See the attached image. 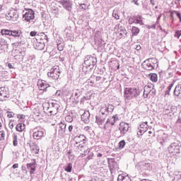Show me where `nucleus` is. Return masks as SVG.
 Wrapping results in <instances>:
<instances>
[{
  "instance_id": "obj_33",
  "label": "nucleus",
  "mask_w": 181,
  "mask_h": 181,
  "mask_svg": "<svg viewBox=\"0 0 181 181\" xmlns=\"http://www.w3.org/2000/svg\"><path fill=\"white\" fill-rule=\"evenodd\" d=\"M149 77H150V80H151L153 83H156V81H158V74H150Z\"/></svg>"
},
{
  "instance_id": "obj_59",
  "label": "nucleus",
  "mask_w": 181,
  "mask_h": 181,
  "mask_svg": "<svg viewBox=\"0 0 181 181\" xmlns=\"http://www.w3.org/2000/svg\"><path fill=\"white\" fill-rule=\"evenodd\" d=\"M148 29H156V24L153 25L152 26L147 25Z\"/></svg>"
},
{
  "instance_id": "obj_7",
  "label": "nucleus",
  "mask_w": 181,
  "mask_h": 181,
  "mask_svg": "<svg viewBox=\"0 0 181 181\" xmlns=\"http://www.w3.org/2000/svg\"><path fill=\"white\" fill-rule=\"evenodd\" d=\"M49 107L47 109L48 114L50 115H56L57 114V111L59 108H60V105L56 103H51L47 104Z\"/></svg>"
},
{
  "instance_id": "obj_26",
  "label": "nucleus",
  "mask_w": 181,
  "mask_h": 181,
  "mask_svg": "<svg viewBox=\"0 0 181 181\" xmlns=\"http://www.w3.org/2000/svg\"><path fill=\"white\" fill-rule=\"evenodd\" d=\"M174 95L177 97H181V84H178L176 86L174 90Z\"/></svg>"
},
{
  "instance_id": "obj_16",
  "label": "nucleus",
  "mask_w": 181,
  "mask_h": 181,
  "mask_svg": "<svg viewBox=\"0 0 181 181\" xmlns=\"http://www.w3.org/2000/svg\"><path fill=\"white\" fill-rule=\"evenodd\" d=\"M45 134L46 130L44 129H40V130H37L33 133V138L34 139H42V138L45 136Z\"/></svg>"
},
{
  "instance_id": "obj_27",
  "label": "nucleus",
  "mask_w": 181,
  "mask_h": 181,
  "mask_svg": "<svg viewBox=\"0 0 181 181\" xmlns=\"http://www.w3.org/2000/svg\"><path fill=\"white\" fill-rule=\"evenodd\" d=\"M66 124L63 123V122H60L58 124V128H59V134H64V132H66Z\"/></svg>"
},
{
  "instance_id": "obj_25",
  "label": "nucleus",
  "mask_w": 181,
  "mask_h": 181,
  "mask_svg": "<svg viewBox=\"0 0 181 181\" xmlns=\"http://www.w3.org/2000/svg\"><path fill=\"white\" fill-rule=\"evenodd\" d=\"M110 125H114V124H115V122L114 120V119H112V117H110V119H107L105 124H104L103 129H104L105 131H107V128H108V124Z\"/></svg>"
},
{
  "instance_id": "obj_52",
  "label": "nucleus",
  "mask_w": 181,
  "mask_h": 181,
  "mask_svg": "<svg viewBox=\"0 0 181 181\" xmlns=\"http://www.w3.org/2000/svg\"><path fill=\"white\" fill-rule=\"evenodd\" d=\"M136 28L133 27L132 28V37H134V36H136Z\"/></svg>"
},
{
  "instance_id": "obj_24",
  "label": "nucleus",
  "mask_w": 181,
  "mask_h": 181,
  "mask_svg": "<svg viewBox=\"0 0 181 181\" xmlns=\"http://www.w3.org/2000/svg\"><path fill=\"white\" fill-rule=\"evenodd\" d=\"M108 163L110 170L117 169L118 168V164H117V161H115L114 158L109 159Z\"/></svg>"
},
{
  "instance_id": "obj_21",
  "label": "nucleus",
  "mask_w": 181,
  "mask_h": 181,
  "mask_svg": "<svg viewBox=\"0 0 181 181\" xmlns=\"http://www.w3.org/2000/svg\"><path fill=\"white\" fill-rule=\"evenodd\" d=\"M153 86H154L153 85L149 84L148 86H146L144 87V98H148V95H149V93H151Z\"/></svg>"
},
{
  "instance_id": "obj_44",
  "label": "nucleus",
  "mask_w": 181,
  "mask_h": 181,
  "mask_svg": "<svg viewBox=\"0 0 181 181\" xmlns=\"http://www.w3.org/2000/svg\"><path fill=\"white\" fill-rule=\"evenodd\" d=\"M155 94H156V90L155 89V86H153L151 90L150 91L148 95L153 96L155 95Z\"/></svg>"
},
{
  "instance_id": "obj_4",
  "label": "nucleus",
  "mask_w": 181,
  "mask_h": 181,
  "mask_svg": "<svg viewBox=\"0 0 181 181\" xmlns=\"http://www.w3.org/2000/svg\"><path fill=\"white\" fill-rule=\"evenodd\" d=\"M96 64L97 59H95V57L88 55L85 57L83 66L86 67V69H90V70H91V69H93Z\"/></svg>"
},
{
  "instance_id": "obj_45",
  "label": "nucleus",
  "mask_w": 181,
  "mask_h": 181,
  "mask_svg": "<svg viewBox=\"0 0 181 181\" xmlns=\"http://www.w3.org/2000/svg\"><path fill=\"white\" fill-rule=\"evenodd\" d=\"M119 37H122L124 35H127V31L125 30H121L119 33Z\"/></svg>"
},
{
  "instance_id": "obj_46",
  "label": "nucleus",
  "mask_w": 181,
  "mask_h": 181,
  "mask_svg": "<svg viewBox=\"0 0 181 181\" xmlns=\"http://www.w3.org/2000/svg\"><path fill=\"white\" fill-rule=\"evenodd\" d=\"M83 148H84V149H86V150H84V152H83V155H84V156H86V155H88V153H90V148L86 147V146Z\"/></svg>"
},
{
  "instance_id": "obj_47",
  "label": "nucleus",
  "mask_w": 181,
  "mask_h": 181,
  "mask_svg": "<svg viewBox=\"0 0 181 181\" xmlns=\"http://www.w3.org/2000/svg\"><path fill=\"white\" fill-rule=\"evenodd\" d=\"M135 21H136V18H135V17L130 18L129 19V23H130V24L135 23Z\"/></svg>"
},
{
  "instance_id": "obj_6",
  "label": "nucleus",
  "mask_w": 181,
  "mask_h": 181,
  "mask_svg": "<svg viewBox=\"0 0 181 181\" xmlns=\"http://www.w3.org/2000/svg\"><path fill=\"white\" fill-rule=\"evenodd\" d=\"M112 111H114V105L111 104L105 105L100 108L99 115L107 117L110 115V112H112Z\"/></svg>"
},
{
  "instance_id": "obj_54",
  "label": "nucleus",
  "mask_w": 181,
  "mask_h": 181,
  "mask_svg": "<svg viewBox=\"0 0 181 181\" xmlns=\"http://www.w3.org/2000/svg\"><path fill=\"white\" fill-rule=\"evenodd\" d=\"M112 118L113 119V120H115V122H116V121H118V119H119L117 115H114L113 117H112Z\"/></svg>"
},
{
  "instance_id": "obj_61",
  "label": "nucleus",
  "mask_w": 181,
  "mask_h": 181,
  "mask_svg": "<svg viewBox=\"0 0 181 181\" xmlns=\"http://www.w3.org/2000/svg\"><path fill=\"white\" fill-rule=\"evenodd\" d=\"M8 127L11 129H13V123L12 122H10L8 123Z\"/></svg>"
},
{
  "instance_id": "obj_49",
  "label": "nucleus",
  "mask_w": 181,
  "mask_h": 181,
  "mask_svg": "<svg viewBox=\"0 0 181 181\" xmlns=\"http://www.w3.org/2000/svg\"><path fill=\"white\" fill-rule=\"evenodd\" d=\"M174 13L176 14L177 18L180 19V22L181 23V13L178 11H174Z\"/></svg>"
},
{
  "instance_id": "obj_57",
  "label": "nucleus",
  "mask_w": 181,
  "mask_h": 181,
  "mask_svg": "<svg viewBox=\"0 0 181 181\" xmlns=\"http://www.w3.org/2000/svg\"><path fill=\"white\" fill-rule=\"evenodd\" d=\"M73 129H74L73 125H69V126L68 127V131H69V132H73Z\"/></svg>"
},
{
  "instance_id": "obj_8",
  "label": "nucleus",
  "mask_w": 181,
  "mask_h": 181,
  "mask_svg": "<svg viewBox=\"0 0 181 181\" xmlns=\"http://www.w3.org/2000/svg\"><path fill=\"white\" fill-rule=\"evenodd\" d=\"M90 86H98L103 83V78L101 76H95L92 75L90 78L87 81Z\"/></svg>"
},
{
  "instance_id": "obj_62",
  "label": "nucleus",
  "mask_w": 181,
  "mask_h": 181,
  "mask_svg": "<svg viewBox=\"0 0 181 181\" xmlns=\"http://www.w3.org/2000/svg\"><path fill=\"white\" fill-rule=\"evenodd\" d=\"M90 154L88 156V159H93L94 154L93 153H89Z\"/></svg>"
},
{
  "instance_id": "obj_17",
  "label": "nucleus",
  "mask_w": 181,
  "mask_h": 181,
  "mask_svg": "<svg viewBox=\"0 0 181 181\" xmlns=\"http://www.w3.org/2000/svg\"><path fill=\"white\" fill-rule=\"evenodd\" d=\"M6 17L9 18L10 21H13V22H15L16 21H18V18H19V14L15 11H11L6 15Z\"/></svg>"
},
{
  "instance_id": "obj_3",
  "label": "nucleus",
  "mask_w": 181,
  "mask_h": 181,
  "mask_svg": "<svg viewBox=\"0 0 181 181\" xmlns=\"http://www.w3.org/2000/svg\"><path fill=\"white\" fill-rule=\"evenodd\" d=\"M60 73L62 71L59 66H53L50 71L47 73V76L49 80H59V77H60Z\"/></svg>"
},
{
  "instance_id": "obj_48",
  "label": "nucleus",
  "mask_w": 181,
  "mask_h": 181,
  "mask_svg": "<svg viewBox=\"0 0 181 181\" xmlns=\"http://www.w3.org/2000/svg\"><path fill=\"white\" fill-rule=\"evenodd\" d=\"M112 16H113V18H116L117 20L119 19V16H118V14H117L116 11H113Z\"/></svg>"
},
{
  "instance_id": "obj_60",
  "label": "nucleus",
  "mask_w": 181,
  "mask_h": 181,
  "mask_svg": "<svg viewBox=\"0 0 181 181\" xmlns=\"http://www.w3.org/2000/svg\"><path fill=\"white\" fill-rule=\"evenodd\" d=\"M90 129V127L87 126L84 127L83 131H85L86 132H89Z\"/></svg>"
},
{
  "instance_id": "obj_9",
  "label": "nucleus",
  "mask_w": 181,
  "mask_h": 181,
  "mask_svg": "<svg viewBox=\"0 0 181 181\" xmlns=\"http://www.w3.org/2000/svg\"><path fill=\"white\" fill-rule=\"evenodd\" d=\"M33 19H35V11L32 9L27 10L23 15V21H25V22H30Z\"/></svg>"
},
{
  "instance_id": "obj_5",
  "label": "nucleus",
  "mask_w": 181,
  "mask_h": 181,
  "mask_svg": "<svg viewBox=\"0 0 181 181\" xmlns=\"http://www.w3.org/2000/svg\"><path fill=\"white\" fill-rule=\"evenodd\" d=\"M169 153H172L174 156L180 155V144L179 143L173 142L168 147Z\"/></svg>"
},
{
  "instance_id": "obj_2",
  "label": "nucleus",
  "mask_w": 181,
  "mask_h": 181,
  "mask_svg": "<svg viewBox=\"0 0 181 181\" xmlns=\"http://www.w3.org/2000/svg\"><path fill=\"white\" fill-rule=\"evenodd\" d=\"M158 64V61L153 58H150L144 61L141 66L144 70H154L155 67H156V64Z\"/></svg>"
},
{
  "instance_id": "obj_30",
  "label": "nucleus",
  "mask_w": 181,
  "mask_h": 181,
  "mask_svg": "<svg viewBox=\"0 0 181 181\" xmlns=\"http://www.w3.org/2000/svg\"><path fill=\"white\" fill-rule=\"evenodd\" d=\"M35 49L37 50H43L45 49V42H37L35 44Z\"/></svg>"
},
{
  "instance_id": "obj_1",
  "label": "nucleus",
  "mask_w": 181,
  "mask_h": 181,
  "mask_svg": "<svg viewBox=\"0 0 181 181\" xmlns=\"http://www.w3.org/2000/svg\"><path fill=\"white\" fill-rule=\"evenodd\" d=\"M75 144V146H76L80 151H82L81 148H86V144H87V137L86 136L81 134L79 136H76L74 139Z\"/></svg>"
},
{
  "instance_id": "obj_12",
  "label": "nucleus",
  "mask_w": 181,
  "mask_h": 181,
  "mask_svg": "<svg viewBox=\"0 0 181 181\" xmlns=\"http://www.w3.org/2000/svg\"><path fill=\"white\" fill-rule=\"evenodd\" d=\"M6 98H9V91L4 87L0 88V101H6Z\"/></svg>"
},
{
  "instance_id": "obj_10",
  "label": "nucleus",
  "mask_w": 181,
  "mask_h": 181,
  "mask_svg": "<svg viewBox=\"0 0 181 181\" xmlns=\"http://www.w3.org/2000/svg\"><path fill=\"white\" fill-rule=\"evenodd\" d=\"M146 131H148V122H142L137 129L138 136H142V135H144Z\"/></svg>"
},
{
  "instance_id": "obj_11",
  "label": "nucleus",
  "mask_w": 181,
  "mask_h": 181,
  "mask_svg": "<svg viewBox=\"0 0 181 181\" xmlns=\"http://www.w3.org/2000/svg\"><path fill=\"white\" fill-rule=\"evenodd\" d=\"M136 95V89L132 88H127L124 90V97L126 98H132Z\"/></svg>"
},
{
  "instance_id": "obj_56",
  "label": "nucleus",
  "mask_w": 181,
  "mask_h": 181,
  "mask_svg": "<svg viewBox=\"0 0 181 181\" xmlns=\"http://www.w3.org/2000/svg\"><path fill=\"white\" fill-rule=\"evenodd\" d=\"M37 34V32H36V31H31V32L30 33V36H32V37L36 36Z\"/></svg>"
},
{
  "instance_id": "obj_31",
  "label": "nucleus",
  "mask_w": 181,
  "mask_h": 181,
  "mask_svg": "<svg viewBox=\"0 0 181 181\" xmlns=\"http://www.w3.org/2000/svg\"><path fill=\"white\" fill-rule=\"evenodd\" d=\"M80 95L81 93L78 90L73 93L72 97H74L75 103H78V97H80Z\"/></svg>"
},
{
  "instance_id": "obj_58",
  "label": "nucleus",
  "mask_w": 181,
  "mask_h": 181,
  "mask_svg": "<svg viewBox=\"0 0 181 181\" xmlns=\"http://www.w3.org/2000/svg\"><path fill=\"white\" fill-rule=\"evenodd\" d=\"M15 64H11V63H8L7 64V66H8V69H13V66H14Z\"/></svg>"
},
{
  "instance_id": "obj_64",
  "label": "nucleus",
  "mask_w": 181,
  "mask_h": 181,
  "mask_svg": "<svg viewBox=\"0 0 181 181\" xmlns=\"http://www.w3.org/2000/svg\"><path fill=\"white\" fill-rule=\"evenodd\" d=\"M13 145L14 146H18V140H13Z\"/></svg>"
},
{
  "instance_id": "obj_22",
  "label": "nucleus",
  "mask_w": 181,
  "mask_h": 181,
  "mask_svg": "<svg viewBox=\"0 0 181 181\" xmlns=\"http://www.w3.org/2000/svg\"><path fill=\"white\" fill-rule=\"evenodd\" d=\"M81 120L85 122V124H88L90 122V112L85 111L81 115Z\"/></svg>"
},
{
  "instance_id": "obj_63",
  "label": "nucleus",
  "mask_w": 181,
  "mask_h": 181,
  "mask_svg": "<svg viewBox=\"0 0 181 181\" xmlns=\"http://www.w3.org/2000/svg\"><path fill=\"white\" fill-rule=\"evenodd\" d=\"M18 168H19V164L15 163L13 165V169H18Z\"/></svg>"
},
{
  "instance_id": "obj_55",
  "label": "nucleus",
  "mask_w": 181,
  "mask_h": 181,
  "mask_svg": "<svg viewBox=\"0 0 181 181\" xmlns=\"http://www.w3.org/2000/svg\"><path fill=\"white\" fill-rule=\"evenodd\" d=\"M175 124H176V125H181V118L180 117H178Z\"/></svg>"
},
{
  "instance_id": "obj_39",
  "label": "nucleus",
  "mask_w": 181,
  "mask_h": 181,
  "mask_svg": "<svg viewBox=\"0 0 181 181\" xmlns=\"http://www.w3.org/2000/svg\"><path fill=\"white\" fill-rule=\"evenodd\" d=\"M71 169H73V165H71V163H68L67 166L65 167L66 172L70 173L71 172Z\"/></svg>"
},
{
  "instance_id": "obj_28",
  "label": "nucleus",
  "mask_w": 181,
  "mask_h": 181,
  "mask_svg": "<svg viewBox=\"0 0 181 181\" xmlns=\"http://www.w3.org/2000/svg\"><path fill=\"white\" fill-rule=\"evenodd\" d=\"M25 128L26 126L25 125V124L19 123L17 124L16 129L18 132H22V131L25 130Z\"/></svg>"
},
{
  "instance_id": "obj_35",
  "label": "nucleus",
  "mask_w": 181,
  "mask_h": 181,
  "mask_svg": "<svg viewBox=\"0 0 181 181\" xmlns=\"http://www.w3.org/2000/svg\"><path fill=\"white\" fill-rule=\"evenodd\" d=\"M8 47V45L4 42H0V52H5V49Z\"/></svg>"
},
{
  "instance_id": "obj_13",
  "label": "nucleus",
  "mask_w": 181,
  "mask_h": 181,
  "mask_svg": "<svg viewBox=\"0 0 181 181\" xmlns=\"http://www.w3.org/2000/svg\"><path fill=\"white\" fill-rule=\"evenodd\" d=\"M107 119V116H104L103 115H98L95 117V122L98 125L100 128L103 129V124L105 122V119Z\"/></svg>"
},
{
  "instance_id": "obj_42",
  "label": "nucleus",
  "mask_w": 181,
  "mask_h": 181,
  "mask_svg": "<svg viewBox=\"0 0 181 181\" xmlns=\"http://www.w3.org/2000/svg\"><path fill=\"white\" fill-rule=\"evenodd\" d=\"M125 146V140H122L121 141L119 142V148L120 149H122Z\"/></svg>"
},
{
  "instance_id": "obj_40",
  "label": "nucleus",
  "mask_w": 181,
  "mask_h": 181,
  "mask_svg": "<svg viewBox=\"0 0 181 181\" xmlns=\"http://www.w3.org/2000/svg\"><path fill=\"white\" fill-rule=\"evenodd\" d=\"M144 18L142 16H139L136 17V23H140V25H144V21H142Z\"/></svg>"
},
{
  "instance_id": "obj_14",
  "label": "nucleus",
  "mask_w": 181,
  "mask_h": 181,
  "mask_svg": "<svg viewBox=\"0 0 181 181\" xmlns=\"http://www.w3.org/2000/svg\"><path fill=\"white\" fill-rule=\"evenodd\" d=\"M129 129V124L127 123H125L124 122H120L119 127V131H120L121 135H125L127 132H128V130Z\"/></svg>"
},
{
  "instance_id": "obj_19",
  "label": "nucleus",
  "mask_w": 181,
  "mask_h": 181,
  "mask_svg": "<svg viewBox=\"0 0 181 181\" xmlns=\"http://www.w3.org/2000/svg\"><path fill=\"white\" fill-rule=\"evenodd\" d=\"M140 166V169L142 170H152V164L151 163H141L139 164Z\"/></svg>"
},
{
  "instance_id": "obj_20",
  "label": "nucleus",
  "mask_w": 181,
  "mask_h": 181,
  "mask_svg": "<svg viewBox=\"0 0 181 181\" xmlns=\"http://www.w3.org/2000/svg\"><path fill=\"white\" fill-rule=\"evenodd\" d=\"M11 36H13V37H19L21 40H25V37L22 35V31L11 30Z\"/></svg>"
},
{
  "instance_id": "obj_41",
  "label": "nucleus",
  "mask_w": 181,
  "mask_h": 181,
  "mask_svg": "<svg viewBox=\"0 0 181 181\" xmlns=\"http://www.w3.org/2000/svg\"><path fill=\"white\" fill-rule=\"evenodd\" d=\"M158 141L161 145H163V144L166 143V138H165L164 136L160 137L158 139Z\"/></svg>"
},
{
  "instance_id": "obj_43",
  "label": "nucleus",
  "mask_w": 181,
  "mask_h": 181,
  "mask_svg": "<svg viewBox=\"0 0 181 181\" xmlns=\"http://www.w3.org/2000/svg\"><path fill=\"white\" fill-rule=\"evenodd\" d=\"M0 141H5V132H0Z\"/></svg>"
},
{
  "instance_id": "obj_15",
  "label": "nucleus",
  "mask_w": 181,
  "mask_h": 181,
  "mask_svg": "<svg viewBox=\"0 0 181 181\" xmlns=\"http://www.w3.org/2000/svg\"><path fill=\"white\" fill-rule=\"evenodd\" d=\"M31 163H27V169L28 170H30V175H33L35 172H36V160L33 159L31 160Z\"/></svg>"
},
{
  "instance_id": "obj_36",
  "label": "nucleus",
  "mask_w": 181,
  "mask_h": 181,
  "mask_svg": "<svg viewBox=\"0 0 181 181\" xmlns=\"http://www.w3.org/2000/svg\"><path fill=\"white\" fill-rule=\"evenodd\" d=\"M73 114L68 115L65 117V120L66 121V122H73Z\"/></svg>"
},
{
  "instance_id": "obj_37",
  "label": "nucleus",
  "mask_w": 181,
  "mask_h": 181,
  "mask_svg": "<svg viewBox=\"0 0 181 181\" xmlns=\"http://www.w3.org/2000/svg\"><path fill=\"white\" fill-rule=\"evenodd\" d=\"M11 31L12 30H11L3 29V30H1V35H6L8 36H11Z\"/></svg>"
},
{
  "instance_id": "obj_53",
  "label": "nucleus",
  "mask_w": 181,
  "mask_h": 181,
  "mask_svg": "<svg viewBox=\"0 0 181 181\" xmlns=\"http://www.w3.org/2000/svg\"><path fill=\"white\" fill-rule=\"evenodd\" d=\"M57 49L59 52L63 50V45L62 44H57Z\"/></svg>"
},
{
  "instance_id": "obj_32",
  "label": "nucleus",
  "mask_w": 181,
  "mask_h": 181,
  "mask_svg": "<svg viewBox=\"0 0 181 181\" xmlns=\"http://www.w3.org/2000/svg\"><path fill=\"white\" fill-rule=\"evenodd\" d=\"M175 85V82H173L172 83H170L168 88L167 90L165 92V95H170V90H172L173 86Z\"/></svg>"
},
{
  "instance_id": "obj_29",
  "label": "nucleus",
  "mask_w": 181,
  "mask_h": 181,
  "mask_svg": "<svg viewBox=\"0 0 181 181\" xmlns=\"http://www.w3.org/2000/svg\"><path fill=\"white\" fill-rule=\"evenodd\" d=\"M117 181H132L131 178L128 176H124V175H119Z\"/></svg>"
},
{
  "instance_id": "obj_34",
  "label": "nucleus",
  "mask_w": 181,
  "mask_h": 181,
  "mask_svg": "<svg viewBox=\"0 0 181 181\" xmlns=\"http://www.w3.org/2000/svg\"><path fill=\"white\" fill-rule=\"evenodd\" d=\"M172 111H173L172 110V106L165 105L164 107V112H165V114H170V112H172Z\"/></svg>"
},
{
  "instance_id": "obj_18",
  "label": "nucleus",
  "mask_w": 181,
  "mask_h": 181,
  "mask_svg": "<svg viewBox=\"0 0 181 181\" xmlns=\"http://www.w3.org/2000/svg\"><path fill=\"white\" fill-rule=\"evenodd\" d=\"M37 86H38V88L42 91H46V90H47V88L50 87V86L46 83V81H39L37 82Z\"/></svg>"
},
{
  "instance_id": "obj_50",
  "label": "nucleus",
  "mask_w": 181,
  "mask_h": 181,
  "mask_svg": "<svg viewBox=\"0 0 181 181\" xmlns=\"http://www.w3.org/2000/svg\"><path fill=\"white\" fill-rule=\"evenodd\" d=\"M174 179L176 181H181V174L177 175Z\"/></svg>"
},
{
  "instance_id": "obj_23",
  "label": "nucleus",
  "mask_w": 181,
  "mask_h": 181,
  "mask_svg": "<svg viewBox=\"0 0 181 181\" xmlns=\"http://www.w3.org/2000/svg\"><path fill=\"white\" fill-rule=\"evenodd\" d=\"M62 4L66 11H71V1L70 0H62Z\"/></svg>"
},
{
  "instance_id": "obj_51",
  "label": "nucleus",
  "mask_w": 181,
  "mask_h": 181,
  "mask_svg": "<svg viewBox=\"0 0 181 181\" xmlns=\"http://www.w3.org/2000/svg\"><path fill=\"white\" fill-rule=\"evenodd\" d=\"M180 36H181L180 32H179V30L175 31V37H177V39H179Z\"/></svg>"
},
{
  "instance_id": "obj_38",
  "label": "nucleus",
  "mask_w": 181,
  "mask_h": 181,
  "mask_svg": "<svg viewBox=\"0 0 181 181\" xmlns=\"http://www.w3.org/2000/svg\"><path fill=\"white\" fill-rule=\"evenodd\" d=\"M99 39L101 40V31H96L95 33V40Z\"/></svg>"
}]
</instances>
